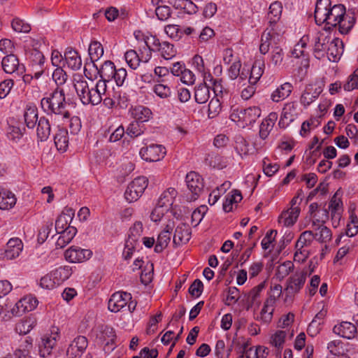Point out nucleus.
<instances>
[{
    "mask_svg": "<svg viewBox=\"0 0 358 358\" xmlns=\"http://www.w3.org/2000/svg\"><path fill=\"white\" fill-rule=\"evenodd\" d=\"M41 106L43 110L51 117L55 115L62 120L70 117V113L66 109L64 92L59 87L41 100Z\"/></svg>",
    "mask_w": 358,
    "mask_h": 358,
    "instance_id": "obj_1",
    "label": "nucleus"
},
{
    "mask_svg": "<svg viewBox=\"0 0 358 358\" xmlns=\"http://www.w3.org/2000/svg\"><path fill=\"white\" fill-rule=\"evenodd\" d=\"M261 115V109L257 106L244 108L239 106H232L230 118L240 127L252 125Z\"/></svg>",
    "mask_w": 358,
    "mask_h": 358,
    "instance_id": "obj_2",
    "label": "nucleus"
},
{
    "mask_svg": "<svg viewBox=\"0 0 358 358\" xmlns=\"http://www.w3.org/2000/svg\"><path fill=\"white\" fill-rule=\"evenodd\" d=\"M74 87L76 91L78 96H79L81 102L84 105L98 104V96L94 94V87H90L87 82L82 78H79L78 80H74Z\"/></svg>",
    "mask_w": 358,
    "mask_h": 358,
    "instance_id": "obj_3",
    "label": "nucleus"
},
{
    "mask_svg": "<svg viewBox=\"0 0 358 358\" xmlns=\"http://www.w3.org/2000/svg\"><path fill=\"white\" fill-rule=\"evenodd\" d=\"M148 180L145 176L135 178L128 185L124 196L129 203L137 201L143 194L148 187Z\"/></svg>",
    "mask_w": 358,
    "mask_h": 358,
    "instance_id": "obj_4",
    "label": "nucleus"
},
{
    "mask_svg": "<svg viewBox=\"0 0 358 358\" xmlns=\"http://www.w3.org/2000/svg\"><path fill=\"white\" fill-rule=\"evenodd\" d=\"M59 338V329L57 327H52L50 333L44 335L39 343V354L41 357L45 358L52 355Z\"/></svg>",
    "mask_w": 358,
    "mask_h": 358,
    "instance_id": "obj_5",
    "label": "nucleus"
},
{
    "mask_svg": "<svg viewBox=\"0 0 358 358\" xmlns=\"http://www.w3.org/2000/svg\"><path fill=\"white\" fill-rule=\"evenodd\" d=\"M331 35L327 31V29L318 31L314 36L313 52L315 57L318 59L326 57L328 46L331 41Z\"/></svg>",
    "mask_w": 358,
    "mask_h": 358,
    "instance_id": "obj_6",
    "label": "nucleus"
},
{
    "mask_svg": "<svg viewBox=\"0 0 358 358\" xmlns=\"http://www.w3.org/2000/svg\"><path fill=\"white\" fill-rule=\"evenodd\" d=\"M1 66L5 73L15 77H21L26 71L24 64L20 63L18 57L12 53L3 57Z\"/></svg>",
    "mask_w": 358,
    "mask_h": 358,
    "instance_id": "obj_7",
    "label": "nucleus"
},
{
    "mask_svg": "<svg viewBox=\"0 0 358 358\" xmlns=\"http://www.w3.org/2000/svg\"><path fill=\"white\" fill-rule=\"evenodd\" d=\"M187 187L192 193L190 197L187 198V201H192L196 200L203 191L204 184L201 176L192 171L187 174L185 178Z\"/></svg>",
    "mask_w": 358,
    "mask_h": 358,
    "instance_id": "obj_8",
    "label": "nucleus"
},
{
    "mask_svg": "<svg viewBox=\"0 0 358 358\" xmlns=\"http://www.w3.org/2000/svg\"><path fill=\"white\" fill-rule=\"evenodd\" d=\"M166 150L164 146L159 144H151L140 150L141 158L147 162H158L166 155Z\"/></svg>",
    "mask_w": 358,
    "mask_h": 358,
    "instance_id": "obj_9",
    "label": "nucleus"
},
{
    "mask_svg": "<svg viewBox=\"0 0 358 358\" xmlns=\"http://www.w3.org/2000/svg\"><path fill=\"white\" fill-rule=\"evenodd\" d=\"M306 276L307 273L301 271L296 272L288 278L287 281V287L285 289L287 296L292 297L301 290L304 285Z\"/></svg>",
    "mask_w": 358,
    "mask_h": 358,
    "instance_id": "obj_10",
    "label": "nucleus"
},
{
    "mask_svg": "<svg viewBox=\"0 0 358 358\" xmlns=\"http://www.w3.org/2000/svg\"><path fill=\"white\" fill-rule=\"evenodd\" d=\"M345 14V8L342 4H335L328 10L327 14L321 19V24L325 23L335 27L338 24V22L343 15Z\"/></svg>",
    "mask_w": 358,
    "mask_h": 358,
    "instance_id": "obj_11",
    "label": "nucleus"
},
{
    "mask_svg": "<svg viewBox=\"0 0 358 358\" xmlns=\"http://www.w3.org/2000/svg\"><path fill=\"white\" fill-rule=\"evenodd\" d=\"M131 299V295L129 293L124 292H115L110 296L108 301V309L111 312L117 313L124 308Z\"/></svg>",
    "mask_w": 358,
    "mask_h": 358,
    "instance_id": "obj_12",
    "label": "nucleus"
},
{
    "mask_svg": "<svg viewBox=\"0 0 358 358\" xmlns=\"http://www.w3.org/2000/svg\"><path fill=\"white\" fill-rule=\"evenodd\" d=\"M87 345V338L83 336H78L69 344L66 350V356L68 358L80 357Z\"/></svg>",
    "mask_w": 358,
    "mask_h": 358,
    "instance_id": "obj_13",
    "label": "nucleus"
},
{
    "mask_svg": "<svg viewBox=\"0 0 358 358\" xmlns=\"http://www.w3.org/2000/svg\"><path fill=\"white\" fill-rule=\"evenodd\" d=\"M92 255V252L91 250L82 249L76 246L71 247L64 253L66 259L72 263L84 262L89 259Z\"/></svg>",
    "mask_w": 358,
    "mask_h": 358,
    "instance_id": "obj_14",
    "label": "nucleus"
},
{
    "mask_svg": "<svg viewBox=\"0 0 358 358\" xmlns=\"http://www.w3.org/2000/svg\"><path fill=\"white\" fill-rule=\"evenodd\" d=\"M175 227L173 220H169L163 231L159 234L155 246V252H162L169 245L171 241V234Z\"/></svg>",
    "mask_w": 358,
    "mask_h": 358,
    "instance_id": "obj_15",
    "label": "nucleus"
},
{
    "mask_svg": "<svg viewBox=\"0 0 358 358\" xmlns=\"http://www.w3.org/2000/svg\"><path fill=\"white\" fill-rule=\"evenodd\" d=\"M298 115L296 104L294 102H289L285 104L278 125L280 128L287 127L292 122Z\"/></svg>",
    "mask_w": 358,
    "mask_h": 358,
    "instance_id": "obj_16",
    "label": "nucleus"
},
{
    "mask_svg": "<svg viewBox=\"0 0 358 358\" xmlns=\"http://www.w3.org/2000/svg\"><path fill=\"white\" fill-rule=\"evenodd\" d=\"M282 4L280 1H274L271 3L267 14L268 27L271 31H275V26L281 18Z\"/></svg>",
    "mask_w": 358,
    "mask_h": 358,
    "instance_id": "obj_17",
    "label": "nucleus"
},
{
    "mask_svg": "<svg viewBox=\"0 0 358 358\" xmlns=\"http://www.w3.org/2000/svg\"><path fill=\"white\" fill-rule=\"evenodd\" d=\"M38 305V300L36 297L29 295L18 301L15 304V308H13V313L17 315H22L25 312H29L36 308Z\"/></svg>",
    "mask_w": 358,
    "mask_h": 358,
    "instance_id": "obj_18",
    "label": "nucleus"
},
{
    "mask_svg": "<svg viewBox=\"0 0 358 358\" xmlns=\"http://www.w3.org/2000/svg\"><path fill=\"white\" fill-rule=\"evenodd\" d=\"M343 42L341 39L335 38L331 40L329 46H328L326 57H327L330 62H338L343 55Z\"/></svg>",
    "mask_w": 358,
    "mask_h": 358,
    "instance_id": "obj_19",
    "label": "nucleus"
},
{
    "mask_svg": "<svg viewBox=\"0 0 358 358\" xmlns=\"http://www.w3.org/2000/svg\"><path fill=\"white\" fill-rule=\"evenodd\" d=\"M190 238V227L187 224L181 223L175 230L173 237V243L176 246L185 244L189 241Z\"/></svg>",
    "mask_w": 358,
    "mask_h": 358,
    "instance_id": "obj_20",
    "label": "nucleus"
},
{
    "mask_svg": "<svg viewBox=\"0 0 358 358\" xmlns=\"http://www.w3.org/2000/svg\"><path fill=\"white\" fill-rule=\"evenodd\" d=\"M22 250V243L20 239L10 238L6 246L3 254H1L3 258L11 260L18 257Z\"/></svg>",
    "mask_w": 358,
    "mask_h": 358,
    "instance_id": "obj_21",
    "label": "nucleus"
},
{
    "mask_svg": "<svg viewBox=\"0 0 358 358\" xmlns=\"http://www.w3.org/2000/svg\"><path fill=\"white\" fill-rule=\"evenodd\" d=\"M333 331L336 334L347 339L353 338L357 334L356 327L348 322H343L334 326Z\"/></svg>",
    "mask_w": 358,
    "mask_h": 358,
    "instance_id": "obj_22",
    "label": "nucleus"
},
{
    "mask_svg": "<svg viewBox=\"0 0 358 358\" xmlns=\"http://www.w3.org/2000/svg\"><path fill=\"white\" fill-rule=\"evenodd\" d=\"M64 63L73 71L79 70L82 66V59L78 52L71 48L66 49L64 53Z\"/></svg>",
    "mask_w": 358,
    "mask_h": 358,
    "instance_id": "obj_23",
    "label": "nucleus"
},
{
    "mask_svg": "<svg viewBox=\"0 0 358 358\" xmlns=\"http://www.w3.org/2000/svg\"><path fill=\"white\" fill-rule=\"evenodd\" d=\"M299 213V208H290L280 215L278 222L285 227L292 226L296 222Z\"/></svg>",
    "mask_w": 358,
    "mask_h": 358,
    "instance_id": "obj_24",
    "label": "nucleus"
},
{
    "mask_svg": "<svg viewBox=\"0 0 358 358\" xmlns=\"http://www.w3.org/2000/svg\"><path fill=\"white\" fill-rule=\"evenodd\" d=\"M321 92L320 87H315L313 85L306 86L300 99L301 104L304 106H309L319 96Z\"/></svg>",
    "mask_w": 358,
    "mask_h": 358,
    "instance_id": "obj_25",
    "label": "nucleus"
},
{
    "mask_svg": "<svg viewBox=\"0 0 358 358\" xmlns=\"http://www.w3.org/2000/svg\"><path fill=\"white\" fill-rule=\"evenodd\" d=\"M178 192L175 188L169 187L164 191L160 195L157 204L169 210Z\"/></svg>",
    "mask_w": 358,
    "mask_h": 358,
    "instance_id": "obj_26",
    "label": "nucleus"
},
{
    "mask_svg": "<svg viewBox=\"0 0 358 358\" xmlns=\"http://www.w3.org/2000/svg\"><path fill=\"white\" fill-rule=\"evenodd\" d=\"M57 233L60 236L57 241L56 245L62 248L71 241L77 233V229L74 227L68 226L65 229Z\"/></svg>",
    "mask_w": 358,
    "mask_h": 358,
    "instance_id": "obj_27",
    "label": "nucleus"
},
{
    "mask_svg": "<svg viewBox=\"0 0 358 358\" xmlns=\"http://www.w3.org/2000/svg\"><path fill=\"white\" fill-rule=\"evenodd\" d=\"M94 66L96 67L101 79L110 81L114 77L116 69L113 62L105 61L100 68H98L95 64H94Z\"/></svg>",
    "mask_w": 358,
    "mask_h": 358,
    "instance_id": "obj_28",
    "label": "nucleus"
},
{
    "mask_svg": "<svg viewBox=\"0 0 358 358\" xmlns=\"http://www.w3.org/2000/svg\"><path fill=\"white\" fill-rule=\"evenodd\" d=\"M292 88L293 86L291 83H285L272 92L271 99L274 102L284 100L290 95Z\"/></svg>",
    "mask_w": 358,
    "mask_h": 358,
    "instance_id": "obj_29",
    "label": "nucleus"
},
{
    "mask_svg": "<svg viewBox=\"0 0 358 358\" xmlns=\"http://www.w3.org/2000/svg\"><path fill=\"white\" fill-rule=\"evenodd\" d=\"M51 127L48 119L41 117L38 121L36 134L41 141H46L50 135Z\"/></svg>",
    "mask_w": 358,
    "mask_h": 358,
    "instance_id": "obj_30",
    "label": "nucleus"
},
{
    "mask_svg": "<svg viewBox=\"0 0 358 358\" xmlns=\"http://www.w3.org/2000/svg\"><path fill=\"white\" fill-rule=\"evenodd\" d=\"M331 7L330 0H317L315 9V20L317 24H321L322 17H324Z\"/></svg>",
    "mask_w": 358,
    "mask_h": 358,
    "instance_id": "obj_31",
    "label": "nucleus"
},
{
    "mask_svg": "<svg viewBox=\"0 0 358 358\" xmlns=\"http://www.w3.org/2000/svg\"><path fill=\"white\" fill-rule=\"evenodd\" d=\"M16 198L14 194L9 191L0 190V209L8 210L16 203Z\"/></svg>",
    "mask_w": 358,
    "mask_h": 358,
    "instance_id": "obj_32",
    "label": "nucleus"
},
{
    "mask_svg": "<svg viewBox=\"0 0 358 358\" xmlns=\"http://www.w3.org/2000/svg\"><path fill=\"white\" fill-rule=\"evenodd\" d=\"M264 69V62L262 60H256L250 69L248 82L250 84H256L262 77Z\"/></svg>",
    "mask_w": 358,
    "mask_h": 358,
    "instance_id": "obj_33",
    "label": "nucleus"
},
{
    "mask_svg": "<svg viewBox=\"0 0 358 358\" xmlns=\"http://www.w3.org/2000/svg\"><path fill=\"white\" fill-rule=\"evenodd\" d=\"M194 98L196 102L199 104L205 103L208 101L210 98V90L206 82L196 87Z\"/></svg>",
    "mask_w": 358,
    "mask_h": 358,
    "instance_id": "obj_34",
    "label": "nucleus"
},
{
    "mask_svg": "<svg viewBox=\"0 0 358 358\" xmlns=\"http://www.w3.org/2000/svg\"><path fill=\"white\" fill-rule=\"evenodd\" d=\"M26 125L29 129H34L38 121V110L35 106H27L24 113Z\"/></svg>",
    "mask_w": 358,
    "mask_h": 358,
    "instance_id": "obj_35",
    "label": "nucleus"
},
{
    "mask_svg": "<svg viewBox=\"0 0 358 358\" xmlns=\"http://www.w3.org/2000/svg\"><path fill=\"white\" fill-rule=\"evenodd\" d=\"M265 287V282H261L257 286L252 288L248 293L247 296V302L248 303V308L252 306H259L260 303L259 296L261 292Z\"/></svg>",
    "mask_w": 358,
    "mask_h": 358,
    "instance_id": "obj_36",
    "label": "nucleus"
},
{
    "mask_svg": "<svg viewBox=\"0 0 358 358\" xmlns=\"http://www.w3.org/2000/svg\"><path fill=\"white\" fill-rule=\"evenodd\" d=\"M55 144L58 150L64 152L69 145L68 131L66 129H59L54 137Z\"/></svg>",
    "mask_w": 358,
    "mask_h": 358,
    "instance_id": "obj_37",
    "label": "nucleus"
},
{
    "mask_svg": "<svg viewBox=\"0 0 358 358\" xmlns=\"http://www.w3.org/2000/svg\"><path fill=\"white\" fill-rule=\"evenodd\" d=\"M133 117L139 122H147L152 115L151 110L143 106H137L132 110Z\"/></svg>",
    "mask_w": 358,
    "mask_h": 358,
    "instance_id": "obj_38",
    "label": "nucleus"
},
{
    "mask_svg": "<svg viewBox=\"0 0 358 358\" xmlns=\"http://www.w3.org/2000/svg\"><path fill=\"white\" fill-rule=\"evenodd\" d=\"M275 31H271L269 28H266L263 32L259 45V51L262 54L265 55L268 52L271 41L274 38Z\"/></svg>",
    "mask_w": 358,
    "mask_h": 358,
    "instance_id": "obj_39",
    "label": "nucleus"
},
{
    "mask_svg": "<svg viewBox=\"0 0 358 358\" xmlns=\"http://www.w3.org/2000/svg\"><path fill=\"white\" fill-rule=\"evenodd\" d=\"M355 22L354 17L344 14L338 22V30L342 34H347L352 29Z\"/></svg>",
    "mask_w": 358,
    "mask_h": 358,
    "instance_id": "obj_40",
    "label": "nucleus"
},
{
    "mask_svg": "<svg viewBox=\"0 0 358 358\" xmlns=\"http://www.w3.org/2000/svg\"><path fill=\"white\" fill-rule=\"evenodd\" d=\"M88 52L91 61L94 64V62L98 61L103 56V48L99 42L92 41L88 48Z\"/></svg>",
    "mask_w": 358,
    "mask_h": 358,
    "instance_id": "obj_41",
    "label": "nucleus"
},
{
    "mask_svg": "<svg viewBox=\"0 0 358 358\" xmlns=\"http://www.w3.org/2000/svg\"><path fill=\"white\" fill-rule=\"evenodd\" d=\"M32 348V339L27 337L14 354L16 358H33L30 355Z\"/></svg>",
    "mask_w": 358,
    "mask_h": 358,
    "instance_id": "obj_42",
    "label": "nucleus"
},
{
    "mask_svg": "<svg viewBox=\"0 0 358 358\" xmlns=\"http://www.w3.org/2000/svg\"><path fill=\"white\" fill-rule=\"evenodd\" d=\"M143 229V224L139 221L136 222L133 224L129 229L128 239L127 240L129 241V244H131V243L138 244V240L141 236Z\"/></svg>",
    "mask_w": 358,
    "mask_h": 358,
    "instance_id": "obj_43",
    "label": "nucleus"
},
{
    "mask_svg": "<svg viewBox=\"0 0 358 358\" xmlns=\"http://www.w3.org/2000/svg\"><path fill=\"white\" fill-rule=\"evenodd\" d=\"M314 239V232L313 231H303L301 234L296 243V249H301L310 245Z\"/></svg>",
    "mask_w": 358,
    "mask_h": 358,
    "instance_id": "obj_44",
    "label": "nucleus"
},
{
    "mask_svg": "<svg viewBox=\"0 0 358 358\" xmlns=\"http://www.w3.org/2000/svg\"><path fill=\"white\" fill-rule=\"evenodd\" d=\"M284 52L278 46L273 48L270 55V63L275 67H280L282 65Z\"/></svg>",
    "mask_w": 358,
    "mask_h": 358,
    "instance_id": "obj_45",
    "label": "nucleus"
},
{
    "mask_svg": "<svg viewBox=\"0 0 358 358\" xmlns=\"http://www.w3.org/2000/svg\"><path fill=\"white\" fill-rule=\"evenodd\" d=\"M124 59L129 66L136 69L141 63L140 56L134 50H129L124 54Z\"/></svg>",
    "mask_w": 358,
    "mask_h": 358,
    "instance_id": "obj_46",
    "label": "nucleus"
},
{
    "mask_svg": "<svg viewBox=\"0 0 358 358\" xmlns=\"http://www.w3.org/2000/svg\"><path fill=\"white\" fill-rule=\"evenodd\" d=\"M316 232L314 233L315 239L320 243H327L331 238V230L326 226H321L320 228H315Z\"/></svg>",
    "mask_w": 358,
    "mask_h": 358,
    "instance_id": "obj_47",
    "label": "nucleus"
},
{
    "mask_svg": "<svg viewBox=\"0 0 358 358\" xmlns=\"http://www.w3.org/2000/svg\"><path fill=\"white\" fill-rule=\"evenodd\" d=\"M12 29L18 33L27 34L31 31V26L19 17H15L11 22Z\"/></svg>",
    "mask_w": 358,
    "mask_h": 358,
    "instance_id": "obj_48",
    "label": "nucleus"
},
{
    "mask_svg": "<svg viewBox=\"0 0 358 358\" xmlns=\"http://www.w3.org/2000/svg\"><path fill=\"white\" fill-rule=\"evenodd\" d=\"M158 50L161 52V55L165 59H170L176 54V50L174 48L173 45L166 41L162 43Z\"/></svg>",
    "mask_w": 358,
    "mask_h": 358,
    "instance_id": "obj_49",
    "label": "nucleus"
},
{
    "mask_svg": "<svg viewBox=\"0 0 358 358\" xmlns=\"http://www.w3.org/2000/svg\"><path fill=\"white\" fill-rule=\"evenodd\" d=\"M125 132L131 138H136L143 134L144 130L141 123L134 121L129 124Z\"/></svg>",
    "mask_w": 358,
    "mask_h": 358,
    "instance_id": "obj_50",
    "label": "nucleus"
},
{
    "mask_svg": "<svg viewBox=\"0 0 358 358\" xmlns=\"http://www.w3.org/2000/svg\"><path fill=\"white\" fill-rule=\"evenodd\" d=\"M208 210L206 206H201L194 210L192 214V224L196 227L203 220Z\"/></svg>",
    "mask_w": 358,
    "mask_h": 358,
    "instance_id": "obj_51",
    "label": "nucleus"
},
{
    "mask_svg": "<svg viewBox=\"0 0 358 358\" xmlns=\"http://www.w3.org/2000/svg\"><path fill=\"white\" fill-rule=\"evenodd\" d=\"M221 110V103L217 98H213L208 104V117L213 118L216 117Z\"/></svg>",
    "mask_w": 358,
    "mask_h": 358,
    "instance_id": "obj_52",
    "label": "nucleus"
},
{
    "mask_svg": "<svg viewBox=\"0 0 358 358\" xmlns=\"http://www.w3.org/2000/svg\"><path fill=\"white\" fill-rule=\"evenodd\" d=\"M53 280L55 282L56 285H60L62 282H63L65 280H66L68 276V271H66L64 268L60 267L59 268H57L52 273Z\"/></svg>",
    "mask_w": 358,
    "mask_h": 358,
    "instance_id": "obj_53",
    "label": "nucleus"
},
{
    "mask_svg": "<svg viewBox=\"0 0 358 358\" xmlns=\"http://www.w3.org/2000/svg\"><path fill=\"white\" fill-rule=\"evenodd\" d=\"M107 82L108 81L101 78L99 80L97 81L96 84L94 87V94H96V95L98 96V104L100 103L102 101V95H104L106 92Z\"/></svg>",
    "mask_w": 358,
    "mask_h": 358,
    "instance_id": "obj_54",
    "label": "nucleus"
},
{
    "mask_svg": "<svg viewBox=\"0 0 358 358\" xmlns=\"http://www.w3.org/2000/svg\"><path fill=\"white\" fill-rule=\"evenodd\" d=\"M351 222L348 224L346 229V236L352 237L358 233V218L356 215H350Z\"/></svg>",
    "mask_w": 358,
    "mask_h": 358,
    "instance_id": "obj_55",
    "label": "nucleus"
},
{
    "mask_svg": "<svg viewBox=\"0 0 358 358\" xmlns=\"http://www.w3.org/2000/svg\"><path fill=\"white\" fill-rule=\"evenodd\" d=\"M153 92L160 98L166 99L170 96L171 94L169 86L164 84H157L153 87Z\"/></svg>",
    "mask_w": 358,
    "mask_h": 358,
    "instance_id": "obj_56",
    "label": "nucleus"
},
{
    "mask_svg": "<svg viewBox=\"0 0 358 358\" xmlns=\"http://www.w3.org/2000/svg\"><path fill=\"white\" fill-rule=\"evenodd\" d=\"M155 14L159 20L164 21L171 17V10L168 6H158L155 8Z\"/></svg>",
    "mask_w": 358,
    "mask_h": 358,
    "instance_id": "obj_57",
    "label": "nucleus"
},
{
    "mask_svg": "<svg viewBox=\"0 0 358 358\" xmlns=\"http://www.w3.org/2000/svg\"><path fill=\"white\" fill-rule=\"evenodd\" d=\"M203 289V282L199 279H196L189 288V293L194 297H199Z\"/></svg>",
    "mask_w": 358,
    "mask_h": 358,
    "instance_id": "obj_58",
    "label": "nucleus"
},
{
    "mask_svg": "<svg viewBox=\"0 0 358 358\" xmlns=\"http://www.w3.org/2000/svg\"><path fill=\"white\" fill-rule=\"evenodd\" d=\"M13 80L7 79L0 83V99H4L10 92L13 86Z\"/></svg>",
    "mask_w": 358,
    "mask_h": 358,
    "instance_id": "obj_59",
    "label": "nucleus"
},
{
    "mask_svg": "<svg viewBox=\"0 0 358 358\" xmlns=\"http://www.w3.org/2000/svg\"><path fill=\"white\" fill-rule=\"evenodd\" d=\"M140 51L141 55L140 56L141 62H148L152 57V51L151 45H149V41H145V45L140 50Z\"/></svg>",
    "mask_w": 358,
    "mask_h": 358,
    "instance_id": "obj_60",
    "label": "nucleus"
},
{
    "mask_svg": "<svg viewBox=\"0 0 358 358\" xmlns=\"http://www.w3.org/2000/svg\"><path fill=\"white\" fill-rule=\"evenodd\" d=\"M343 88L348 92L358 88V69L355 71L350 76V80L344 85Z\"/></svg>",
    "mask_w": 358,
    "mask_h": 358,
    "instance_id": "obj_61",
    "label": "nucleus"
},
{
    "mask_svg": "<svg viewBox=\"0 0 358 358\" xmlns=\"http://www.w3.org/2000/svg\"><path fill=\"white\" fill-rule=\"evenodd\" d=\"M127 76V73L126 69L124 68H120L118 69H115L113 79L115 80L117 86H122L126 80Z\"/></svg>",
    "mask_w": 358,
    "mask_h": 358,
    "instance_id": "obj_62",
    "label": "nucleus"
},
{
    "mask_svg": "<svg viewBox=\"0 0 358 358\" xmlns=\"http://www.w3.org/2000/svg\"><path fill=\"white\" fill-rule=\"evenodd\" d=\"M168 211V210L162 206H159V205L157 203V206L153 209L150 214V219L153 222H159L161 220L165 213H167Z\"/></svg>",
    "mask_w": 358,
    "mask_h": 358,
    "instance_id": "obj_63",
    "label": "nucleus"
},
{
    "mask_svg": "<svg viewBox=\"0 0 358 358\" xmlns=\"http://www.w3.org/2000/svg\"><path fill=\"white\" fill-rule=\"evenodd\" d=\"M33 328L31 320H24L16 325L15 329L20 334L25 335L28 334Z\"/></svg>",
    "mask_w": 358,
    "mask_h": 358,
    "instance_id": "obj_64",
    "label": "nucleus"
}]
</instances>
